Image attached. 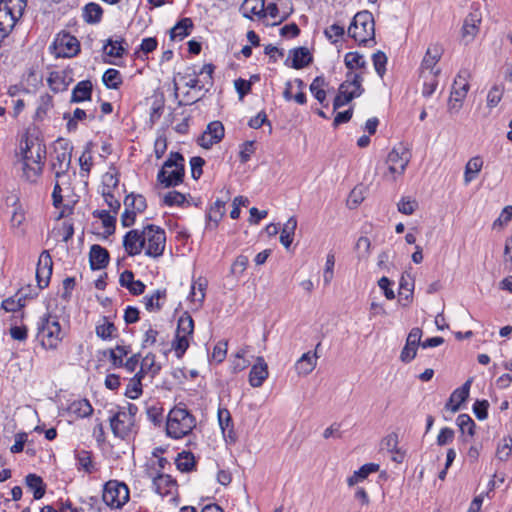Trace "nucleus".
<instances>
[{
    "mask_svg": "<svg viewBox=\"0 0 512 512\" xmlns=\"http://www.w3.org/2000/svg\"><path fill=\"white\" fill-rule=\"evenodd\" d=\"M206 281L198 279L191 285V291L189 293V299L193 303L196 309L200 308L205 299Z\"/></svg>",
    "mask_w": 512,
    "mask_h": 512,
    "instance_id": "obj_39",
    "label": "nucleus"
},
{
    "mask_svg": "<svg viewBox=\"0 0 512 512\" xmlns=\"http://www.w3.org/2000/svg\"><path fill=\"white\" fill-rule=\"evenodd\" d=\"M399 288V301L402 302L404 306L410 304L414 290V281L412 278L409 275H402Z\"/></svg>",
    "mask_w": 512,
    "mask_h": 512,
    "instance_id": "obj_38",
    "label": "nucleus"
},
{
    "mask_svg": "<svg viewBox=\"0 0 512 512\" xmlns=\"http://www.w3.org/2000/svg\"><path fill=\"white\" fill-rule=\"evenodd\" d=\"M142 243L145 255L152 258L160 257L165 249L166 234L159 226L149 224L142 229Z\"/></svg>",
    "mask_w": 512,
    "mask_h": 512,
    "instance_id": "obj_8",
    "label": "nucleus"
},
{
    "mask_svg": "<svg viewBox=\"0 0 512 512\" xmlns=\"http://www.w3.org/2000/svg\"><path fill=\"white\" fill-rule=\"evenodd\" d=\"M472 381L473 379L469 378L461 387L452 392L445 405L447 410L455 413L460 409L461 404L465 402L469 396Z\"/></svg>",
    "mask_w": 512,
    "mask_h": 512,
    "instance_id": "obj_23",
    "label": "nucleus"
},
{
    "mask_svg": "<svg viewBox=\"0 0 512 512\" xmlns=\"http://www.w3.org/2000/svg\"><path fill=\"white\" fill-rule=\"evenodd\" d=\"M102 499L110 508H121L129 500V489L123 482L110 480L104 485Z\"/></svg>",
    "mask_w": 512,
    "mask_h": 512,
    "instance_id": "obj_11",
    "label": "nucleus"
},
{
    "mask_svg": "<svg viewBox=\"0 0 512 512\" xmlns=\"http://www.w3.org/2000/svg\"><path fill=\"white\" fill-rule=\"evenodd\" d=\"M93 216L101 220L107 235H112L115 232L116 214H111L106 210H95Z\"/></svg>",
    "mask_w": 512,
    "mask_h": 512,
    "instance_id": "obj_48",
    "label": "nucleus"
},
{
    "mask_svg": "<svg viewBox=\"0 0 512 512\" xmlns=\"http://www.w3.org/2000/svg\"><path fill=\"white\" fill-rule=\"evenodd\" d=\"M92 83L89 80H83L77 83L72 90L71 102L79 103L91 99Z\"/></svg>",
    "mask_w": 512,
    "mask_h": 512,
    "instance_id": "obj_36",
    "label": "nucleus"
},
{
    "mask_svg": "<svg viewBox=\"0 0 512 512\" xmlns=\"http://www.w3.org/2000/svg\"><path fill=\"white\" fill-rule=\"evenodd\" d=\"M27 0L0 1V48L3 41L12 32L17 21L22 17Z\"/></svg>",
    "mask_w": 512,
    "mask_h": 512,
    "instance_id": "obj_3",
    "label": "nucleus"
},
{
    "mask_svg": "<svg viewBox=\"0 0 512 512\" xmlns=\"http://www.w3.org/2000/svg\"><path fill=\"white\" fill-rule=\"evenodd\" d=\"M348 35L362 45L372 41L375 35L372 14L368 11L358 12L348 28Z\"/></svg>",
    "mask_w": 512,
    "mask_h": 512,
    "instance_id": "obj_6",
    "label": "nucleus"
},
{
    "mask_svg": "<svg viewBox=\"0 0 512 512\" xmlns=\"http://www.w3.org/2000/svg\"><path fill=\"white\" fill-rule=\"evenodd\" d=\"M194 321L192 317L185 312L178 319L175 337L171 344V349L174 350L177 358H182L190 346L193 338Z\"/></svg>",
    "mask_w": 512,
    "mask_h": 512,
    "instance_id": "obj_9",
    "label": "nucleus"
},
{
    "mask_svg": "<svg viewBox=\"0 0 512 512\" xmlns=\"http://www.w3.org/2000/svg\"><path fill=\"white\" fill-rule=\"evenodd\" d=\"M512 455V437H503L497 445L496 457L500 461H507Z\"/></svg>",
    "mask_w": 512,
    "mask_h": 512,
    "instance_id": "obj_53",
    "label": "nucleus"
},
{
    "mask_svg": "<svg viewBox=\"0 0 512 512\" xmlns=\"http://www.w3.org/2000/svg\"><path fill=\"white\" fill-rule=\"evenodd\" d=\"M178 81L190 89L202 90L204 88V85L201 84V81L198 77L197 71L194 69L188 68L184 73H178V80L177 78L174 79L175 92H177L179 89Z\"/></svg>",
    "mask_w": 512,
    "mask_h": 512,
    "instance_id": "obj_28",
    "label": "nucleus"
},
{
    "mask_svg": "<svg viewBox=\"0 0 512 512\" xmlns=\"http://www.w3.org/2000/svg\"><path fill=\"white\" fill-rule=\"evenodd\" d=\"M225 211V203L221 200H216L214 204L210 207L209 212L207 213V227L215 228L218 225V222L224 215Z\"/></svg>",
    "mask_w": 512,
    "mask_h": 512,
    "instance_id": "obj_47",
    "label": "nucleus"
},
{
    "mask_svg": "<svg viewBox=\"0 0 512 512\" xmlns=\"http://www.w3.org/2000/svg\"><path fill=\"white\" fill-rule=\"evenodd\" d=\"M410 162V153L402 146L393 148L386 159L387 170L383 178L388 182H395L403 176Z\"/></svg>",
    "mask_w": 512,
    "mask_h": 512,
    "instance_id": "obj_10",
    "label": "nucleus"
},
{
    "mask_svg": "<svg viewBox=\"0 0 512 512\" xmlns=\"http://www.w3.org/2000/svg\"><path fill=\"white\" fill-rule=\"evenodd\" d=\"M184 158L179 153H171L157 175L158 181L165 187L177 186L184 177Z\"/></svg>",
    "mask_w": 512,
    "mask_h": 512,
    "instance_id": "obj_7",
    "label": "nucleus"
},
{
    "mask_svg": "<svg viewBox=\"0 0 512 512\" xmlns=\"http://www.w3.org/2000/svg\"><path fill=\"white\" fill-rule=\"evenodd\" d=\"M89 261L93 270H100L107 266L109 262V253L100 245H93L90 249Z\"/></svg>",
    "mask_w": 512,
    "mask_h": 512,
    "instance_id": "obj_30",
    "label": "nucleus"
},
{
    "mask_svg": "<svg viewBox=\"0 0 512 512\" xmlns=\"http://www.w3.org/2000/svg\"><path fill=\"white\" fill-rule=\"evenodd\" d=\"M87 117H90V119L95 118L93 114L88 115L85 110L80 108H76L72 116H68L67 114H65L64 119H68L67 129L69 131H75L77 129L78 122L85 120Z\"/></svg>",
    "mask_w": 512,
    "mask_h": 512,
    "instance_id": "obj_58",
    "label": "nucleus"
},
{
    "mask_svg": "<svg viewBox=\"0 0 512 512\" xmlns=\"http://www.w3.org/2000/svg\"><path fill=\"white\" fill-rule=\"evenodd\" d=\"M457 425L459 426L461 432L467 433L468 436L472 437L474 435L475 423L473 419L467 414H461L457 417Z\"/></svg>",
    "mask_w": 512,
    "mask_h": 512,
    "instance_id": "obj_63",
    "label": "nucleus"
},
{
    "mask_svg": "<svg viewBox=\"0 0 512 512\" xmlns=\"http://www.w3.org/2000/svg\"><path fill=\"white\" fill-rule=\"evenodd\" d=\"M23 177L29 182H36L40 177L46 156V148L37 139H26L21 145Z\"/></svg>",
    "mask_w": 512,
    "mask_h": 512,
    "instance_id": "obj_1",
    "label": "nucleus"
},
{
    "mask_svg": "<svg viewBox=\"0 0 512 512\" xmlns=\"http://www.w3.org/2000/svg\"><path fill=\"white\" fill-rule=\"evenodd\" d=\"M119 177L116 168L111 167L103 176L100 191L118 190Z\"/></svg>",
    "mask_w": 512,
    "mask_h": 512,
    "instance_id": "obj_50",
    "label": "nucleus"
},
{
    "mask_svg": "<svg viewBox=\"0 0 512 512\" xmlns=\"http://www.w3.org/2000/svg\"><path fill=\"white\" fill-rule=\"evenodd\" d=\"M311 61V56L306 48H298L293 51L292 67L300 69L307 66Z\"/></svg>",
    "mask_w": 512,
    "mask_h": 512,
    "instance_id": "obj_56",
    "label": "nucleus"
},
{
    "mask_svg": "<svg viewBox=\"0 0 512 512\" xmlns=\"http://www.w3.org/2000/svg\"><path fill=\"white\" fill-rule=\"evenodd\" d=\"M116 331L117 329L115 325L106 317L99 320L95 327L96 335L102 340L112 339L115 336Z\"/></svg>",
    "mask_w": 512,
    "mask_h": 512,
    "instance_id": "obj_45",
    "label": "nucleus"
},
{
    "mask_svg": "<svg viewBox=\"0 0 512 512\" xmlns=\"http://www.w3.org/2000/svg\"><path fill=\"white\" fill-rule=\"evenodd\" d=\"M165 298L166 290L157 289L152 294L144 296L142 301L147 311L156 312L162 308Z\"/></svg>",
    "mask_w": 512,
    "mask_h": 512,
    "instance_id": "obj_35",
    "label": "nucleus"
},
{
    "mask_svg": "<svg viewBox=\"0 0 512 512\" xmlns=\"http://www.w3.org/2000/svg\"><path fill=\"white\" fill-rule=\"evenodd\" d=\"M195 465V459L191 452H181L176 458V466L182 472H189Z\"/></svg>",
    "mask_w": 512,
    "mask_h": 512,
    "instance_id": "obj_61",
    "label": "nucleus"
},
{
    "mask_svg": "<svg viewBox=\"0 0 512 512\" xmlns=\"http://www.w3.org/2000/svg\"><path fill=\"white\" fill-rule=\"evenodd\" d=\"M124 212L121 215V224L130 227L135 223L138 214L147 208L146 199L140 194L131 193L124 199Z\"/></svg>",
    "mask_w": 512,
    "mask_h": 512,
    "instance_id": "obj_13",
    "label": "nucleus"
},
{
    "mask_svg": "<svg viewBox=\"0 0 512 512\" xmlns=\"http://www.w3.org/2000/svg\"><path fill=\"white\" fill-rule=\"evenodd\" d=\"M37 336L43 348L56 350L63 339L61 326L57 318L50 314L44 315L38 324Z\"/></svg>",
    "mask_w": 512,
    "mask_h": 512,
    "instance_id": "obj_4",
    "label": "nucleus"
},
{
    "mask_svg": "<svg viewBox=\"0 0 512 512\" xmlns=\"http://www.w3.org/2000/svg\"><path fill=\"white\" fill-rule=\"evenodd\" d=\"M25 483L33 492V496L36 500L41 499L44 496L46 486L40 476L30 473L25 477Z\"/></svg>",
    "mask_w": 512,
    "mask_h": 512,
    "instance_id": "obj_43",
    "label": "nucleus"
},
{
    "mask_svg": "<svg viewBox=\"0 0 512 512\" xmlns=\"http://www.w3.org/2000/svg\"><path fill=\"white\" fill-rule=\"evenodd\" d=\"M110 426L116 437L129 438L136 432L135 419L129 418L119 410L110 418Z\"/></svg>",
    "mask_w": 512,
    "mask_h": 512,
    "instance_id": "obj_16",
    "label": "nucleus"
},
{
    "mask_svg": "<svg viewBox=\"0 0 512 512\" xmlns=\"http://www.w3.org/2000/svg\"><path fill=\"white\" fill-rule=\"evenodd\" d=\"M123 40H112L108 39L107 44L103 46L104 53L110 57H122L125 52V48L123 46Z\"/></svg>",
    "mask_w": 512,
    "mask_h": 512,
    "instance_id": "obj_59",
    "label": "nucleus"
},
{
    "mask_svg": "<svg viewBox=\"0 0 512 512\" xmlns=\"http://www.w3.org/2000/svg\"><path fill=\"white\" fill-rule=\"evenodd\" d=\"M74 458L78 471H84L87 474H91L95 471V465L92 460V454L90 451L84 449H76L74 451Z\"/></svg>",
    "mask_w": 512,
    "mask_h": 512,
    "instance_id": "obj_33",
    "label": "nucleus"
},
{
    "mask_svg": "<svg viewBox=\"0 0 512 512\" xmlns=\"http://www.w3.org/2000/svg\"><path fill=\"white\" fill-rule=\"evenodd\" d=\"M344 63L346 67L354 72L353 70H365L366 69V61L362 54L358 52H349L344 57Z\"/></svg>",
    "mask_w": 512,
    "mask_h": 512,
    "instance_id": "obj_52",
    "label": "nucleus"
},
{
    "mask_svg": "<svg viewBox=\"0 0 512 512\" xmlns=\"http://www.w3.org/2000/svg\"><path fill=\"white\" fill-rule=\"evenodd\" d=\"M224 133V126L220 121L210 122L206 130L198 138V144L205 149H209L223 139Z\"/></svg>",
    "mask_w": 512,
    "mask_h": 512,
    "instance_id": "obj_18",
    "label": "nucleus"
},
{
    "mask_svg": "<svg viewBox=\"0 0 512 512\" xmlns=\"http://www.w3.org/2000/svg\"><path fill=\"white\" fill-rule=\"evenodd\" d=\"M362 82L363 72L356 73L349 71L346 74L345 81L339 86L338 94L333 102L334 109L336 110L345 106L354 98L360 97L364 93Z\"/></svg>",
    "mask_w": 512,
    "mask_h": 512,
    "instance_id": "obj_5",
    "label": "nucleus"
},
{
    "mask_svg": "<svg viewBox=\"0 0 512 512\" xmlns=\"http://www.w3.org/2000/svg\"><path fill=\"white\" fill-rule=\"evenodd\" d=\"M422 330L418 327L412 328L409 332L406 343L400 353V360L410 363L417 354L418 346H421Z\"/></svg>",
    "mask_w": 512,
    "mask_h": 512,
    "instance_id": "obj_20",
    "label": "nucleus"
},
{
    "mask_svg": "<svg viewBox=\"0 0 512 512\" xmlns=\"http://www.w3.org/2000/svg\"><path fill=\"white\" fill-rule=\"evenodd\" d=\"M192 27L193 23L190 18L182 19L170 30L171 39L180 41L183 40L190 34Z\"/></svg>",
    "mask_w": 512,
    "mask_h": 512,
    "instance_id": "obj_46",
    "label": "nucleus"
},
{
    "mask_svg": "<svg viewBox=\"0 0 512 512\" xmlns=\"http://www.w3.org/2000/svg\"><path fill=\"white\" fill-rule=\"evenodd\" d=\"M379 470V465L375 463L364 464L357 471H355L348 479L347 484L349 486H354L355 484L366 479L371 473L377 472Z\"/></svg>",
    "mask_w": 512,
    "mask_h": 512,
    "instance_id": "obj_41",
    "label": "nucleus"
},
{
    "mask_svg": "<svg viewBox=\"0 0 512 512\" xmlns=\"http://www.w3.org/2000/svg\"><path fill=\"white\" fill-rule=\"evenodd\" d=\"M50 50L56 58H71L80 52V43L75 36L61 32L56 35Z\"/></svg>",
    "mask_w": 512,
    "mask_h": 512,
    "instance_id": "obj_12",
    "label": "nucleus"
},
{
    "mask_svg": "<svg viewBox=\"0 0 512 512\" xmlns=\"http://www.w3.org/2000/svg\"><path fill=\"white\" fill-rule=\"evenodd\" d=\"M130 349L127 346L117 345L109 350V358L114 367H122L124 358L129 354Z\"/></svg>",
    "mask_w": 512,
    "mask_h": 512,
    "instance_id": "obj_57",
    "label": "nucleus"
},
{
    "mask_svg": "<svg viewBox=\"0 0 512 512\" xmlns=\"http://www.w3.org/2000/svg\"><path fill=\"white\" fill-rule=\"evenodd\" d=\"M71 190V175L55 176V184L52 192V200L55 208H62L59 218L68 215L72 207L64 202L65 193Z\"/></svg>",
    "mask_w": 512,
    "mask_h": 512,
    "instance_id": "obj_14",
    "label": "nucleus"
},
{
    "mask_svg": "<svg viewBox=\"0 0 512 512\" xmlns=\"http://www.w3.org/2000/svg\"><path fill=\"white\" fill-rule=\"evenodd\" d=\"M468 90L469 83L466 76L458 74L454 80L450 97L448 99L447 110L449 113L456 114L461 110Z\"/></svg>",
    "mask_w": 512,
    "mask_h": 512,
    "instance_id": "obj_15",
    "label": "nucleus"
},
{
    "mask_svg": "<svg viewBox=\"0 0 512 512\" xmlns=\"http://www.w3.org/2000/svg\"><path fill=\"white\" fill-rule=\"evenodd\" d=\"M69 410L77 417L85 418L92 414L93 408L88 400L81 399L71 403Z\"/></svg>",
    "mask_w": 512,
    "mask_h": 512,
    "instance_id": "obj_54",
    "label": "nucleus"
},
{
    "mask_svg": "<svg viewBox=\"0 0 512 512\" xmlns=\"http://www.w3.org/2000/svg\"><path fill=\"white\" fill-rule=\"evenodd\" d=\"M28 298H32L24 289H20L13 296L6 298L1 303V308L6 312H16L26 305Z\"/></svg>",
    "mask_w": 512,
    "mask_h": 512,
    "instance_id": "obj_29",
    "label": "nucleus"
},
{
    "mask_svg": "<svg viewBox=\"0 0 512 512\" xmlns=\"http://www.w3.org/2000/svg\"><path fill=\"white\" fill-rule=\"evenodd\" d=\"M296 228L297 219L294 216L290 217L283 225L280 234V242L286 249H289L293 242Z\"/></svg>",
    "mask_w": 512,
    "mask_h": 512,
    "instance_id": "obj_40",
    "label": "nucleus"
},
{
    "mask_svg": "<svg viewBox=\"0 0 512 512\" xmlns=\"http://www.w3.org/2000/svg\"><path fill=\"white\" fill-rule=\"evenodd\" d=\"M483 160L480 156H475L469 159L465 166L464 183L467 185L473 181L483 167Z\"/></svg>",
    "mask_w": 512,
    "mask_h": 512,
    "instance_id": "obj_44",
    "label": "nucleus"
},
{
    "mask_svg": "<svg viewBox=\"0 0 512 512\" xmlns=\"http://www.w3.org/2000/svg\"><path fill=\"white\" fill-rule=\"evenodd\" d=\"M482 22V13L478 9L471 11L462 26V39L465 43H470L479 33L480 24Z\"/></svg>",
    "mask_w": 512,
    "mask_h": 512,
    "instance_id": "obj_21",
    "label": "nucleus"
},
{
    "mask_svg": "<svg viewBox=\"0 0 512 512\" xmlns=\"http://www.w3.org/2000/svg\"><path fill=\"white\" fill-rule=\"evenodd\" d=\"M218 421L224 438L232 443L235 442L236 434L233 429L230 412L227 409L220 408L218 410Z\"/></svg>",
    "mask_w": 512,
    "mask_h": 512,
    "instance_id": "obj_32",
    "label": "nucleus"
},
{
    "mask_svg": "<svg viewBox=\"0 0 512 512\" xmlns=\"http://www.w3.org/2000/svg\"><path fill=\"white\" fill-rule=\"evenodd\" d=\"M318 356L316 353H304L295 363V370L300 376L309 375L317 365Z\"/></svg>",
    "mask_w": 512,
    "mask_h": 512,
    "instance_id": "obj_31",
    "label": "nucleus"
},
{
    "mask_svg": "<svg viewBox=\"0 0 512 512\" xmlns=\"http://www.w3.org/2000/svg\"><path fill=\"white\" fill-rule=\"evenodd\" d=\"M185 202V195L178 191H169L163 197V203L167 206H182Z\"/></svg>",
    "mask_w": 512,
    "mask_h": 512,
    "instance_id": "obj_64",
    "label": "nucleus"
},
{
    "mask_svg": "<svg viewBox=\"0 0 512 512\" xmlns=\"http://www.w3.org/2000/svg\"><path fill=\"white\" fill-rule=\"evenodd\" d=\"M328 85L323 76H317L310 84V91L312 95L321 103L326 101L325 87Z\"/></svg>",
    "mask_w": 512,
    "mask_h": 512,
    "instance_id": "obj_51",
    "label": "nucleus"
},
{
    "mask_svg": "<svg viewBox=\"0 0 512 512\" xmlns=\"http://www.w3.org/2000/svg\"><path fill=\"white\" fill-rule=\"evenodd\" d=\"M153 488L161 496L173 495L177 490L176 481L168 474L153 476Z\"/></svg>",
    "mask_w": 512,
    "mask_h": 512,
    "instance_id": "obj_27",
    "label": "nucleus"
},
{
    "mask_svg": "<svg viewBox=\"0 0 512 512\" xmlns=\"http://www.w3.org/2000/svg\"><path fill=\"white\" fill-rule=\"evenodd\" d=\"M161 370V365L156 362V357L153 353H147L140 364V370L137 372L140 376H149L154 378Z\"/></svg>",
    "mask_w": 512,
    "mask_h": 512,
    "instance_id": "obj_34",
    "label": "nucleus"
},
{
    "mask_svg": "<svg viewBox=\"0 0 512 512\" xmlns=\"http://www.w3.org/2000/svg\"><path fill=\"white\" fill-rule=\"evenodd\" d=\"M102 81L107 88L118 89L122 84V77L118 70L109 68L104 72Z\"/></svg>",
    "mask_w": 512,
    "mask_h": 512,
    "instance_id": "obj_55",
    "label": "nucleus"
},
{
    "mask_svg": "<svg viewBox=\"0 0 512 512\" xmlns=\"http://www.w3.org/2000/svg\"><path fill=\"white\" fill-rule=\"evenodd\" d=\"M195 426V417L184 407L175 406L168 413L166 433L170 438L181 439L189 435Z\"/></svg>",
    "mask_w": 512,
    "mask_h": 512,
    "instance_id": "obj_2",
    "label": "nucleus"
},
{
    "mask_svg": "<svg viewBox=\"0 0 512 512\" xmlns=\"http://www.w3.org/2000/svg\"><path fill=\"white\" fill-rule=\"evenodd\" d=\"M144 377L140 376L138 373L134 375L133 378L130 379L125 395L130 399H137L142 394V384L141 380Z\"/></svg>",
    "mask_w": 512,
    "mask_h": 512,
    "instance_id": "obj_60",
    "label": "nucleus"
},
{
    "mask_svg": "<svg viewBox=\"0 0 512 512\" xmlns=\"http://www.w3.org/2000/svg\"><path fill=\"white\" fill-rule=\"evenodd\" d=\"M123 247L128 255H139L143 251L142 230L133 229L123 238Z\"/></svg>",
    "mask_w": 512,
    "mask_h": 512,
    "instance_id": "obj_25",
    "label": "nucleus"
},
{
    "mask_svg": "<svg viewBox=\"0 0 512 512\" xmlns=\"http://www.w3.org/2000/svg\"><path fill=\"white\" fill-rule=\"evenodd\" d=\"M240 9L246 18H252L253 16L262 17V14L265 12V1L244 0Z\"/></svg>",
    "mask_w": 512,
    "mask_h": 512,
    "instance_id": "obj_37",
    "label": "nucleus"
},
{
    "mask_svg": "<svg viewBox=\"0 0 512 512\" xmlns=\"http://www.w3.org/2000/svg\"><path fill=\"white\" fill-rule=\"evenodd\" d=\"M155 345L159 347V351L162 352L165 356L171 350L170 348H168L167 341L164 338L160 337L159 332L155 328L149 325L148 329L145 330L143 334L142 347L149 348Z\"/></svg>",
    "mask_w": 512,
    "mask_h": 512,
    "instance_id": "obj_26",
    "label": "nucleus"
},
{
    "mask_svg": "<svg viewBox=\"0 0 512 512\" xmlns=\"http://www.w3.org/2000/svg\"><path fill=\"white\" fill-rule=\"evenodd\" d=\"M443 49L438 44H431L424 55L421 63V77H426V74H439L440 69L436 67L438 61L442 56Z\"/></svg>",
    "mask_w": 512,
    "mask_h": 512,
    "instance_id": "obj_17",
    "label": "nucleus"
},
{
    "mask_svg": "<svg viewBox=\"0 0 512 512\" xmlns=\"http://www.w3.org/2000/svg\"><path fill=\"white\" fill-rule=\"evenodd\" d=\"M71 151L64 148L62 150H55V155L52 159V170L55 176L70 175L69 168L71 165Z\"/></svg>",
    "mask_w": 512,
    "mask_h": 512,
    "instance_id": "obj_24",
    "label": "nucleus"
},
{
    "mask_svg": "<svg viewBox=\"0 0 512 512\" xmlns=\"http://www.w3.org/2000/svg\"><path fill=\"white\" fill-rule=\"evenodd\" d=\"M268 376V365L262 356H258L249 372V384L254 388H259L263 385Z\"/></svg>",
    "mask_w": 512,
    "mask_h": 512,
    "instance_id": "obj_22",
    "label": "nucleus"
},
{
    "mask_svg": "<svg viewBox=\"0 0 512 512\" xmlns=\"http://www.w3.org/2000/svg\"><path fill=\"white\" fill-rule=\"evenodd\" d=\"M291 12H292V9L291 8H287L286 10H284L281 13L279 8H278V6H277V4L272 2V3H269L265 7V12L262 14V17H265V16L268 15L272 19L275 20L272 24L273 25H278L281 22H283L284 20H286L289 17V15L291 14Z\"/></svg>",
    "mask_w": 512,
    "mask_h": 512,
    "instance_id": "obj_49",
    "label": "nucleus"
},
{
    "mask_svg": "<svg viewBox=\"0 0 512 512\" xmlns=\"http://www.w3.org/2000/svg\"><path fill=\"white\" fill-rule=\"evenodd\" d=\"M103 9L97 3L90 2L83 8L82 16L86 23L97 24L101 21Z\"/></svg>",
    "mask_w": 512,
    "mask_h": 512,
    "instance_id": "obj_42",
    "label": "nucleus"
},
{
    "mask_svg": "<svg viewBox=\"0 0 512 512\" xmlns=\"http://www.w3.org/2000/svg\"><path fill=\"white\" fill-rule=\"evenodd\" d=\"M52 269V258L48 251H43L39 256L36 268V280L39 289H43L49 285Z\"/></svg>",
    "mask_w": 512,
    "mask_h": 512,
    "instance_id": "obj_19",
    "label": "nucleus"
},
{
    "mask_svg": "<svg viewBox=\"0 0 512 512\" xmlns=\"http://www.w3.org/2000/svg\"><path fill=\"white\" fill-rule=\"evenodd\" d=\"M438 74H426V77H422L424 79V84L422 88V95L426 98L432 96L438 86L437 80Z\"/></svg>",
    "mask_w": 512,
    "mask_h": 512,
    "instance_id": "obj_62",
    "label": "nucleus"
}]
</instances>
